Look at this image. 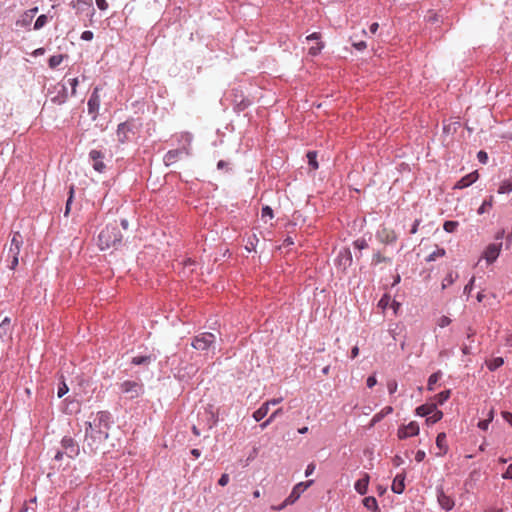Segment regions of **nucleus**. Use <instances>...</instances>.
Returning <instances> with one entry per match:
<instances>
[{"label": "nucleus", "instance_id": "1", "mask_svg": "<svg viewBox=\"0 0 512 512\" xmlns=\"http://www.w3.org/2000/svg\"><path fill=\"white\" fill-rule=\"evenodd\" d=\"M110 414L106 411H100L96 414L93 421L86 422L85 441L91 450L97 449L108 437Z\"/></svg>", "mask_w": 512, "mask_h": 512}, {"label": "nucleus", "instance_id": "2", "mask_svg": "<svg viewBox=\"0 0 512 512\" xmlns=\"http://www.w3.org/2000/svg\"><path fill=\"white\" fill-rule=\"evenodd\" d=\"M122 240V234L116 223L108 224L98 235V246L101 250L114 247Z\"/></svg>", "mask_w": 512, "mask_h": 512}, {"label": "nucleus", "instance_id": "3", "mask_svg": "<svg viewBox=\"0 0 512 512\" xmlns=\"http://www.w3.org/2000/svg\"><path fill=\"white\" fill-rule=\"evenodd\" d=\"M23 245V236L20 232H13L7 254L8 267L14 270L19 264V254Z\"/></svg>", "mask_w": 512, "mask_h": 512}, {"label": "nucleus", "instance_id": "4", "mask_svg": "<svg viewBox=\"0 0 512 512\" xmlns=\"http://www.w3.org/2000/svg\"><path fill=\"white\" fill-rule=\"evenodd\" d=\"M120 390L126 394L129 399H135L144 393V386L140 381L125 380L119 384Z\"/></svg>", "mask_w": 512, "mask_h": 512}, {"label": "nucleus", "instance_id": "5", "mask_svg": "<svg viewBox=\"0 0 512 512\" xmlns=\"http://www.w3.org/2000/svg\"><path fill=\"white\" fill-rule=\"evenodd\" d=\"M215 340L216 337L214 334L203 332L193 338L191 346L199 351H208L214 346Z\"/></svg>", "mask_w": 512, "mask_h": 512}, {"label": "nucleus", "instance_id": "6", "mask_svg": "<svg viewBox=\"0 0 512 512\" xmlns=\"http://www.w3.org/2000/svg\"><path fill=\"white\" fill-rule=\"evenodd\" d=\"M312 483L313 480H309L296 484L293 487L290 495L286 498V504H294L300 498L302 493H304V491H306V489L312 485Z\"/></svg>", "mask_w": 512, "mask_h": 512}, {"label": "nucleus", "instance_id": "7", "mask_svg": "<svg viewBox=\"0 0 512 512\" xmlns=\"http://www.w3.org/2000/svg\"><path fill=\"white\" fill-rule=\"evenodd\" d=\"M89 157L93 162L94 170L99 173H103L106 169V165L103 162L104 154L99 150L93 149L90 151Z\"/></svg>", "mask_w": 512, "mask_h": 512}, {"label": "nucleus", "instance_id": "8", "mask_svg": "<svg viewBox=\"0 0 512 512\" xmlns=\"http://www.w3.org/2000/svg\"><path fill=\"white\" fill-rule=\"evenodd\" d=\"M418 433L419 425L415 421H412L408 425H404L398 429V437L400 439L416 436Z\"/></svg>", "mask_w": 512, "mask_h": 512}, {"label": "nucleus", "instance_id": "9", "mask_svg": "<svg viewBox=\"0 0 512 512\" xmlns=\"http://www.w3.org/2000/svg\"><path fill=\"white\" fill-rule=\"evenodd\" d=\"M377 239L384 244L393 243L397 240V234L393 229L383 227L377 231Z\"/></svg>", "mask_w": 512, "mask_h": 512}, {"label": "nucleus", "instance_id": "10", "mask_svg": "<svg viewBox=\"0 0 512 512\" xmlns=\"http://www.w3.org/2000/svg\"><path fill=\"white\" fill-rule=\"evenodd\" d=\"M62 447L65 450V453L70 458L75 457L79 453V447L73 438L65 436L61 441Z\"/></svg>", "mask_w": 512, "mask_h": 512}, {"label": "nucleus", "instance_id": "11", "mask_svg": "<svg viewBox=\"0 0 512 512\" xmlns=\"http://www.w3.org/2000/svg\"><path fill=\"white\" fill-rule=\"evenodd\" d=\"M437 500L439 505L446 511L452 510L455 506L454 499L447 495L442 488L437 490Z\"/></svg>", "mask_w": 512, "mask_h": 512}, {"label": "nucleus", "instance_id": "12", "mask_svg": "<svg viewBox=\"0 0 512 512\" xmlns=\"http://www.w3.org/2000/svg\"><path fill=\"white\" fill-rule=\"evenodd\" d=\"M99 88L95 87L87 103L89 114L96 116L100 107Z\"/></svg>", "mask_w": 512, "mask_h": 512}, {"label": "nucleus", "instance_id": "13", "mask_svg": "<svg viewBox=\"0 0 512 512\" xmlns=\"http://www.w3.org/2000/svg\"><path fill=\"white\" fill-rule=\"evenodd\" d=\"M502 243L488 245L484 251V258L488 263L494 262L500 254Z\"/></svg>", "mask_w": 512, "mask_h": 512}, {"label": "nucleus", "instance_id": "14", "mask_svg": "<svg viewBox=\"0 0 512 512\" xmlns=\"http://www.w3.org/2000/svg\"><path fill=\"white\" fill-rule=\"evenodd\" d=\"M479 178V174L477 171L471 172L470 174H467L466 176L462 177L457 183L454 185V189H463L470 185H472L474 182H476Z\"/></svg>", "mask_w": 512, "mask_h": 512}, {"label": "nucleus", "instance_id": "15", "mask_svg": "<svg viewBox=\"0 0 512 512\" xmlns=\"http://www.w3.org/2000/svg\"><path fill=\"white\" fill-rule=\"evenodd\" d=\"M391 489L396 494H401L405 489V475L397 474L393 480Z\"/></svg>", "mask_w": 512, "mask_h": 512}, {"label": "nucleus", "instance_id": "16", "mask_svg": "<svg viewBox=\"0 0 512 512\" xmlns=\"http://www.w3.org/2000/svg\"><path fill=\"white\" fill-rule=\"evenodd\" d=\"M131 132L130 125L127 123H120L117 128V138L118 141L124 143L129 138V133Z\"/></svg>", "mask_w": 512, "mask_h": 512}, {"label": "nucleus", "instance_id": "17", "mask_svg": "<svg viewBox=\"0 0 512 512\" xmlns=\"http://www.w3.org/2000/svg\"><path fill=\"white\" fill-rule=\"evenodd\" d=\"M369 480L370 476L367 473H364L363 477L356 481L354 486L355 490L361 495L366 494L368 490Z\"/></svg>", "mask_w": 512, "mask_h": 512}, {"label": "nucleus", "instance_id": "18", "mask_svg": "<svg viewBox=\"0 0 512 512\" xmlns=\"http://www.w3.org/2000/svg\"><path fill=\"white\" fill-rule=\"evenodd\" d=\"M436 445L440 450V453H438L439 456H442L447 453L448 451V445L446 440V434L445 433H439L436 437Z\"/></svg>", "mask_w": 512, "mask_h": 512}, {"label": "nucleus", "instance_id": "19", "mask_svg": "<svg viewBox=\"0 0 512 512\" xmlns=\"http://www.w3.org/2000/svg\"><path fill=\"white\" fill-rule=\"evenodd\" d=\"M11 330V319L9 317H5L0 323V339L9 337Z\"/></svg>", "mask_w": 512, "mask_h": 512}, {"label": "nucleus", "instance_id": "20", "mask_svg": "<svg viewBox=\"0 0 512 512\" xmlns=\"http://www.w3.org/2000/svg\"><path fill=\"white\" fill-rule=\"evenodd\" d=\"M269 412V403H263L254 413L253 418L255 421H261Z\"/></svg>", "mask_w": 512, "mask_h": 512}, {"label": "nucleus", "instance_id": "21", "mask_svg": "<svg viewBox=\"0 0 512 512\" xmlns=\"http://www.w3.org/2000/svg\"><path fill=\"white\" fill-rule=\"evenodd\" d=\"M436 404H424L416 408V414L419 416H429L432 412L435 411Z\"/></svg>", "mask_w": 512, "mask_h": 512}, {"label": "nucleus", "instance_id": "22", "mask_svg": "<svg viewBox=\"0 0 512 512\" xmlns=\"http://www.w3.org/2000/svg\"><path fill=\"white\" fill-rule=\"evenodd\" d=\"M363 505L372 512H380L375 497L369 496L363 499Z\"/></svg>", "mask_w": 512, "mask_h": 512}, {"label": "nucleus", "instance_id": "23", "mask_svg": "<svg viewBox=\"0 0 512 512\" xmlns=\"http://www.w3.org/2000/svg\"><path fill=\"white\" fill-rule=\"evenodd\" d=\"M504 364V359L502 357H495L493 359L487 360L486 365L490 371H495L500 368Z\"/></svg>", "mask_w": 512, "mask_h": 512}, {"label": "nucleus", "instance_id": "24", "mask_svg": "<svg viewBox=\"0 0 512 512\" xmlns=\"http://www.w3.org/2000/svg\"><path fill=\"white\" fill-rule=\"evenodd\" d=\"M512 192V178L503 180L498 188L499 194H507Z\"/></svg>", "mask_w": 512, "mask_h": 512}, {"label": "nucleus", "instance_id": "25", "mask_svg": "<svg viewBox=\"0 0 512 512\" xmlns=\"http://www.w3.org/2000/svg\"><path fill=\"white\" fill-rule=\"evenodd\" d=\"M33 17L27 12H24L20 19L17 20L16 26L26 28L32 23Z\"/></svg>", "mask_w": 512, "mask_h": 512}, {"label": "nucleus", "instance_id": "26", "mask_svg": "<svg viewBox=\"0 0 512 512\" xmlns=\"http://www.w3.org/2000/svg\"><path fill=\"white\" fill-rule=\"evenodd\" d=\"M182 150L176 149V150H170L165 155V162L167 165L172 164L176 161L177 157L182 153Z\"/></svg>", "mask_w": 512, "mask_h": 512}, {"label": "nucleus", "instance_id": "27", "mask_svg": "<svg viewBox=\"0 0 512 512\" xmlns=\"http://www.w3.org/2000/svg\"><path fill=\"white\" fill-rule=\"evenodd\" d=\"M457 278H458L457 273L449 272L442 281V289H445L448 286L452 285L456 281Z\"/></svg>", "mask_w": 512, "mask_h": 512}, {"label": "nucleus", "instance_id": "28", "mask_svg": "<svg viewBox=\"0 0 512 512\" xmlns=\"http://www.w3.org/2000/svg\"><path fill=\"white\" fill-rule=\"evenodd\" d=\"M443 417V412L440 411V410H437V408L435 407V411L432 412L426 419V422L429 423V424H434L438 421H440Z\"/></svg>", "mask_w": 512, "mask_h": 512}, {"label": "nucleus", "instance_id": "29", "mask_svg": "<svg viewBox=\"0 0 512 512\" xmlns=\"http://www.w3.org/2000/svg\"><path fill=\"white\" fill-rule=\"evenodd\" d=\"M493 203H494V197L489 196V198L484 200L482 205L479 207L478 214L481 215V214L486 213L493 206Z\"/></svg>", "mask_w": 512, "mask_h": 512}, {"label": "nucleus", "instance_id": "30", "mask_svg": "<svg viewBox=\"0 0 512 512\" xmlns=\"http://www.w3.org/2000/svg\"><path fill=\"white\" fill-rule=\"evenodd\" d=\"M392 411H393L392 407L387 406L380 413L375 414L372 418L371 426H373L375 423L379 422L384 417V415H387V414L391 413Z\"/></svg>", "mask_w": 512, "mask_h": 512}, {"label": "nucleus", "instance_id": "31", "mask_svg": "<svg viewBox=\"0 0 512 512\" xmlns=\"http://www.w3.org/2000/svg\"><path fill=\"white\" fill-rule=\"evenodd\" d=\"M64 57H65V56H64V55H62V54H58V55H53V56H51V57L49 58V61H48V63H49V67H50L51 69L56 68L57 66H59V65L62 63V61H63Z\"/></svg>", "mask_w": 512, "mask_h": 512}, {"label": "nucleus", "instance_id": "32", "mask_svg": "<svg viewBox=\"0 0 512 512\" xmlns=\"http://www.w3.org/2000/svg\"><path fill=\"white\" fill-rule=\"evenodd\" d=\"M440 378H441L440 371L431 374L428 379V385H427L428 390H430V391L434 390V385L439 381Z\"/></svg>", "mask_w": 512, "mask_h": 512}, {"label": "nucleus", "instance_id": "33", "mask_svg": "<svg viewBox=\"0 0 512 512\" xmlns=\"http://www.w3.org/2000/svg\"><path fill=\"white\" fill-rule=\"evenodd\" d=\"M450 390H445V391H442L440 392L439 394H437L435 396V400H436V405L439 404V405H442L445 401H447L450 397Z\"/></svg>", "mask_w": 512, "mask_h": 512}, {"label": "nucleus", "instance_id": "34", "mask_svg": "<svg viewBox=\"0 0 512 512\" xmlns=\"http://www.w3.org/2000/svg\"><path fill=\"white\" fill-rule=\"evenodd\" d=\"M48 20L49 19H48L47 15H45V14L40 15L35 21L34 29L40 30L48 23Z\"/></svg>", "mask_w": 512, "mask_h": 512}, {"label": "nucleus", "instance_id": "35", "mask_svg": "<svg viewBox=\"0 0 512 512\" xmlns=\"http://www.w3.org/2000/svg\"><path fill=\"white\" fill-rule=\"evenodd\" d=\"M308 163L313 170L318 169V162L316 160L317 153L315 151H310L307 153Z\"/></svg>", "mask_w": 512, "mask_h": 512}, {"label": "nucleus", "instance_id": "36", "mask_svg": "<svg viewBox=\"0 0 512 512\" xmlns=\"http://www.w3.org/2000/svg\"><path fill=\"white\" fill-rule=\"evenodd\" d=\"M458 226L459 223L457 221H445L443 224V229L448 233H452L457 229Z\"/></svg>", "mask_w": 512, "mask_h": 512}, {"label": "nucleus", "instance_id": "37", "mask_svg": "<svg viewBox=\"0 0 512 512\" xmlns=\"http://www.w3.org/2000/svg\"><path fill=\"white\" fill-rule=\"evenodd\" d=\"M445 249L443 248H438L436 251L432 252L427 258H426V261L427 262H431V261H434L436 260L438 257H443L445 255Z\"/></svg>", "mask_w": 512, "mask_h": 512}, {"label": "nucleus", "instance_id": "38", "mask_svg": "<svg viewBox=\"0 0 512 512\" xmlns=\"http://www.w3.org/2000/svg\"><path fill=\"white\" fill-rule=\"evenodd\" d=\"M382 262H391V259L383 256L380 252L375 253L372 259V263L374 265H378Z\"/></svg>", "mask_w": 512, "mask_h": 512}, {"label": "nucleus", "instance_id": "39", "mask_svg": "<svg viewBox=\"0 0 512 512\" xmlns=\"http://www.w3.org/2000/svg\"><path fill=\"white\" fill-rule=\"evenodd\" d=\"M322 48H323V43L317 42L315 46H311L309 48V54L312 55V56H316V55H318L320 53Z\"/></svg>", "mask_w": 512, "mask_h": 512}, {"label": "nucleus", "instance_id": "40", "mask_svg": "<svg viewBox=\"0 0 512 512\" xmlns=\"http://www.w3.org/2000/svg\"><path fill=\"white\" fill-rule=\"evenodd\" d=\"M273 210L271 209L270 206H264L262 208V211H261V217L262 219L268 217L269 219H272L273 218Z\"/></svg>", "mask_w": 512, "mask_h": 512}, {"label": "nucleus", "instance_id": "41", "mask_svg": "<svg viewBox=\"0 0 512 512\" xmlns=\"http://www.w3.org/2000/svg\"><path fill=\"white\" fill-rule=\"evenodd\" d=\"M73 195H74V187L71 186L70 187V191H69V197H68V200L66 202L65 216H67L69 214L71 203H72V199H73Z\"/></svg>", "mask_w": 512, "mask_h": 512}, {"label": "nucleus", "instance_id": "42", "mask_svg": "<svg viewBox=\"0 0 512 512\" xmlns=\"http://www.w3.org/2000/svg\"><path fill=\"white\" fill-rule=\"evenodd\" d=\"M69 391L68 386L65 382H62L58 387L57 395L59 398H62Z\"/></svg>", "mask_w": 512, "mask_h": 512}, {"label": "nucleus", "instance_id": "43", "mask_svg": "<svg viewBox=\"0 0 512 512\" xmlns=\"http://www.w3.org/2000/svg\"><path fill=\"white\" fill-rule=\"evenodd\" d=\"M149 360V357L147 356H137L132 359V363L134 365H141L143 363H146Z\"/></svg>", "mask_w": 512, "mask_h": 512}, {"label": "nucleus", "instance_id": "44", "mask_svg": "<svg viewBox=\"0 0 512 512\" xmlns=\"http://www.w3.org/2000/svg\"><path fill=\"white\" fill-rule=\"evenodd\" d=\"M451 323V319L447 316H442L438 320V326L444 328Z\"/></svg>", "mask_w": 512, "mask_h": 512}, {"label": "nucleus", "instance_id": "45", "mask_svg": "<svg viewBox=\"0 0 512 512\" xmlns=\"http://www.w3.org/2000/svg\"><path fill=\"white\" fill-rule=\"evenodd\" d=\"M354 246L359 249H366L368 247V244L365 239H358L354 242Z\"/></svg>", "mask_w": 512, "mask_h": 512}, {"label": "nucleus", "instance_id": "46", "mask_svg": "<svg viewBox=\"0 0 512 512\" xmlns=\"http://www.w3.org/2000/svg\"><path fill=\"white\" fill-rule=\"evenodd\" d=\"M387 388H388V391L390 394H393L397 391V388H398V384L395 380H390L388 383H387Z\"/></svg>", "mask_w": 512, "mask_h": 512}, {"label": "nucleus", "instance_id": "47", "mask_svg": "<svg viewBox=\"0 0 512 512\" xmlns=\"http://www.w3.org/2000/svg\"><path fill=\"white\" fill-rule=\"evenodd\" d=\"M474 282H475V277H472L470 279V281L468 282V284L465 285V287H464V290H463L464 294L469 295L471 293V291L473 289Z\"/></svg>", "mask_w": 512, "mask_h": 512}, {"label": "nucleus", "instance_id": "48", "mask_svg": "<svg viewBox=\"0 0 512 512\" xmlns=\"http://www.w3.org/2000/svg\"><path fill=\"white\" fill-rule=\"evenodd\" d=\"M477 158L479 160V162L483 163V164H486L487 161H488V155L485 151H479L478 154H477Z\"/></svg>", "mask_w": 512, "mask_h": 512}, {"label": "nucleus", "instance_id": "49", "mask_svg": "<svg viewBox=\"0 0 512 512\" xmlns=\"http://www.w3.org/2000/svg\"><path fill=\"white\" fill-rule=\"evenodd\" d=\"M69 83H70L71 90H72L71 94H72V96H75L76 95L77 86H78V79L77 78L70 79Z\"/></svg>", "mask_w": 512, "mask_h": 512}, {"label": "nucleus", "instance_id": "50", "mask_svg": "<svg viewBox=\"0 0 512 512\" xmlns=\"http://www.w3.org/2000/svg\"><path fill=\"white\" fill-rule=\"evenodd\" d=\"M428 22L437 23L439 21V15L433 11H429V15L427 17Z\"/></svg>", "mask_w": 512, "mask_h": 512}, {"label": "nucleus", "instance_id": "51", "mask_svg": "<svg viewBox=\"0 0 512 512\" xmlns=\"http://www.w3.org/2000/svg\"><path fill=\"white\" fill-rule=\"evenodd\" d=\"M93 36L94 34L92 31L86 30L81 34V39L85 41H90L93 39Z\"/></svg>", "mask_w": 512, "mask_h": 512}, {"label": "nucleus", "instance_id": "52", "mask_svg": "<svg viewBox=\"0 0 512 512\" xmlns=\"http://www.w3.org/2000/svg\"><path fill=\"white\" fill-rule=\"evenodd\" d=\"M217 423V417L214 413L210 412L209 420H208V429H212L213 426Z\"/></svg>", "mask_w": 512, "mask_h": 512}, {"label": "nucleus", "instance_id": "53", "mask_svg": "<svg viewBox=\"0 0 512 512\" xmlns=\"http://www.w3.org/2000/svg\"><path fill=\"white\" fill-rule=\"evenodd\" d=\"M503 479H512V463L507 467L506 471L502 474Z\"/></svg>", "mask_w": 512, "mask_h": 512}, {"label": "nucleus", "instance_id": "54", "mask_svg": "<svg viewBox=\"0 0 512 512\" xmlns=\"http://www.w3.org/2000/svg\"><path fill=\"white\" fill-rule=\"evenodd\" d=\"M501 415L503 419L512 426V413L508 411H503Z\"/></svg>", "mask_w": 512, "mask_h": 512}, {"label": "nucleus", "instance_id": "55", "mask_svg": "<svg viewBox=\"0 0 512 512\" xmlns=\"http://www.w3.org/2000/svg\"><path fill=\"white\" fill-rule=\"evenodd\" d=\"M97 7L100 10H106L108 8V3L106 0H95Z\"/></svg>", "mask_w": 512, "mask_h": 512}, {"label": "nucleus", "instance_id": "56", "mask_svg": "<svg viewBox=\"0 0 512 512\" xmlns=\"http://www.w3.org/2000/svg\"><path fill=\"white\" fill-rule=\"evenodd\" d=\"M425 456H426L425 451H423V450H418V451L416 452V454H415V460H416L417 462H422V461L424 460Z\"/></svg>", "mask_w": 512, "mask_h": 512}, {"label": "nucleus", "instance_id": "57", "mask_svg": "<svg viewBox=\"0 0 512 512\" xmlns=\"http://www.w3.org/2000/svg\"><path fill=\"white\" fill-rule=\"evenodd\" d=\"M229 482V475L228 474H222V476L220 477L219 481H218V484L220 486H226Z\"/></svg>", "mask_w": 512, "mask_h": 512}, {"label": "nucleus", "instance_id": "58", "mask_svg": "<svg viewBox=\"0 0 512 512\" xmlns=\"http://www.w3.org/2000/svg\"><path fill=\"white\" fill-rule=\"evenodd\" d=\"M366 384H367V386H368L369 388L374 387V386L377 384V379H376V377H375V376H373V375H372V376H369V377L367 378Z\"/></svg>", "mask_w": 512, "mask_h": 512}, {"label": "nucleus", "instance_id": "59", "mask_svg": "<svg viewBox=\"0 0 512 512\" xmlns=\"http://www.w3.org/2000/svg\"><path fill=\"white\" fill-rule=\"evenodd\" d=\"M420 223H421V220H420V219H416V220L414 221V223H413V225H412V228H411V230H410V233H411V234H415V233H417V231H418V227H419Z\"/></svg>", "mask_w": 512, "mask_h": 512}, {"label": "nucleus", "instance_id": "60", "mask_svg": "<svg viewBox=\"0 0 512 512\" xmlns=\"http://www.w3.org/2000/svg\"><path fill=\"white\" fill-rule=\"evenodd\" d=\"M353 46L357 50H364L367 47L366 42H364V41L354 42Z\"/></svg>", "mask_w": 512, "mask_h": 512}, {"label": "nucleus", "instance_id": "61", "mask_svg": "<svg viewBox=\"0 0 512 512\" xmlns=\"http://www.w3.org/2000/svg\"><path fill=\"white\" fill-rule=\"evenodd\" d=\"M489 424H490V422H489L487 419H485V420H482V421H480V422L478 423V427H479L480 429H482V430H487V429H488V427H489Z\"/></svg>", "mask_w": 512, "mask_h": 512}, {"label": "nucleus", "instance_id": "62", "mask_svg": "<svg viewBox=\"0 0 512 512\" xmlns=\"http://www.w3.org/2000/svg\"><path fill=\"white\" fill-rule=\"evenodd\" d=\"M283 413V409L282 408H278L276 409L269 417L270 420H274L276 417H278L279 415H281Z\"/></svg>", "mask_w": 512, "mask_h": 512}, {"label": "nucleus", "instance_id": "63", "mask_svg": "<svg viewBox=\"0 0 512 512\" xmlns=\"http://www.w3.org/2000/svg\"><path fill=\"white\" fill-rule=\"evenodd\" d=\"M315 470V464L314 463H310L307 468H306V471H305V475L306 476H309L311 475Z\"/></svg>", "mask_w": 512, "mask_h": 512}, {"label": "nucleus", "instance_id": "64", "mask_svg": "<svg viewBox=\"0 0 512 512\" xmlns=\"http://www.w3.org/2000/svg\"><path fill=\"white\" fill-rule=\"evenodd\" d=\"M485 512H504L502 508L498 507H488L485 509Z\"/></svg>", "mask_w": 512, "mask_h": 512}]
</instances>
